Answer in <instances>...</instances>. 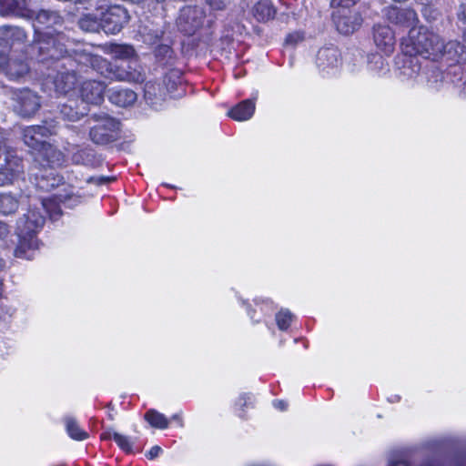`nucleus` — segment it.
Masks as SVG:
<instances>
[{
	"label": "nucleus",
	"instance_id": "nucleus-1",
	"mask_svg": "<svg viewBox=\"0 0 466 466\" xmlns=\"http://www.w3.org/2000/svg\"><path fill=\"white\" fill-rule=\"evenodd\" d=\"M420 55L432 61H440L449 70L444 78H450L453 84L461 80L462 69L461 64L466 61V46L457 40L444 43L436 34L424 29L416 31L410 29V56Z\"/></svg>",
	"mask_w": 466,
	"mask_h": 466
},
{
	"label": "nucleus",
	"instance_id": "nucleus-2",
	"mask_svg": "<svg viewBox=\"0 0 466 466\" xmlns=\"http://www.w3.org/2000/svg\"><path fill=\"white\" fill-rule=\"evenodd\" d=\"M68 43L69 38L63 32H41L39 28H35L32 47L36 50L37 63L46 69H58L73 64H83L79 56L89 53L84 50H70Z\"/></svg>",
	"mask_w": 466,
	"mask_h": 466
},
{
	"label": "nucleus",
	"instance_id": "nucleus-3",
	"mask_svg": "<svg viewBox=\"0 0 466 466\" xmlns=\"http://www.w3.org/2000/svg\"><path fill=\"white\" fill-rule=\"evenodd\" d=\"M79 58L84 66H90L110 80L142 83L146 79L140 58L109 63L107 59L91 53L80 55Z\"/></svg>",
	"mask_w": 466,
	"mask_h": 466
},
{
	"label": "nucleus",
	"instance_id": "nucleus-4",
	"mask_svg": "<svg viewBox=\"0 0 466 466\" xmlns=\"http://www.w3.org/2000/svg\"><path fill=\"white\" fill-rule=\"evenodd\" d=\"M90 126L89 137L96 145H106L119 137L120 122L106 113L91 114L86 119Z\"/></svg>",
	"mask_w": 466,
	"mask_h": 466
},
{
	"label": "nucleus",
	"instance_id": "nucleus-5",
	"mask_svg": "<svg viewBox=\"0 0 466 466\" xmlns=\"http://www.w3.org/2000/svg\"><path fill=\"white\" fill-rule=\"evenodd\" d=\"M12 109L22 118H31L41 108V97L29 88H17L11 91Z\"/></svg>",
	"mask_w": 466,
	"mask_h": 466
},
{
	"label": "nucleus",
	"instance_id": "nucleus-6",
	"mask_svg": "<svg viewBox=\"0 0 466 466\" xmlns=\"http://www.w3.org/2000/svg\"><path fill=\"white\" fill-rule=\"evenodd\" d=\"M102 31L106 35L120 33L130 22L131 15L128 10L119 5L108 6L100 14Z\"/></svg>",
	"mask_w": 466,
	"mask_h": 466
},
{
	"label": "nucleus",
	"instance_id": "nucleus-7",
	"mask_svg": "<svg viewBox=\"0 0 466 466\" xmlns=\"http://www.w3.org/2000/svg\"><path fill=\"white\" fill-rule=\"evenodd\" d=\"M332 16L337 30L345 35L358 31L364 21L362 14L359 9H339L333 13Z\"/></svg>",
	"mask_w": 466,
	"mask_h": 466
},
{
	"label": "nucleus",
	"instance_id": "nucleus-8",
	"mask_svg": "<svg viewBox=\"0 0 466 466\" xmlns=\"http://www.w3.org/2000/svg\"><path fill=\"white\" fill-rule=\"evenodd\" d=\"M25 172L24 160L14 155H8L0 164V187L14 185Z\"/></svg>",
	"mask_w": 466,
	"mask_h": 466
},
{
	"label": "nucleus",
	"instance_id": "nucleus-9",
	"mask_svg": "<svg viewBox=\"0 0 466 466\" xmlns=\"http://www.w3.org/2000/svg\"><path fill=\"white\" fill-rule=\"evenodd\" d=\"M30 66L25 58L11 56L0 62V74L10 81H24L29 76Z\"/></svg>",
	"mask_w": 466,
	"mask_h": 466
},
{
	"label": "nucleus",
	"instance_id": "nucleus-10",
	"mask_svg": "<svg viewBox=\"0 0 466 466\" xmlns=\"http://www.w3.org/2000/svg\"><path fill=\"white\" fill-rule=\"evenodd\" d=\"M46 223V216L39 208L29 209L17 221L15 232L25 236L37 237Z\"/></svg>",
	"mask_w": 466,
	"mask_h": 466
},
{
	"label": "nucleus",
	"instance_id": "nucleus-11",
	"mask_svg": "<svg viewBox=\"0 0 466 466\" xmlns=\"http://www.w3.org/2000/svg\"><path fill=\"white\" fill-rule=\"evenodd\" d=\"M205 13L198 6H186L181 10L177 20L180 31L193 35L204 23Z\"/></svg>",
	"mask_w": 466,
	"mask_h": 466
},
{
	"label": "nucleus",
	"instance_id": "nucleus-12",
	"mask_svg": "<svg viewBox=\"0 0 466 466\" xmlns=\"http://www.w3.org/2000/svg\"><path fill=\"white\" fill-rule=\"evenodd\" d=\"M79 64H73L66 67L53 69L56 71L54 77V86L56 92L60 95H66L74 90L77 83L76 68Z\"/></svg>",
	"mask_w": 466,
	"mask_h": 466
},
{
	"label": "nucleus",
	"instance_id": "nucleus-13",
	"mask_svg": "<svg viewBox=\"0 0 466 466\" xmlns=\"http://www.w3.org/2000/svg\"><path fill=\"white\" fill-rule=\"evenodd\" d=\"M106 85L96 80H86L80 87L81 100L85 105L99 106L104 102Z\"/></svg>",
	"mask_w": 466,
	"mask_h": 466
},
{
	"label": "nucleus",
	"instance_id": "nucleus-14",
	"mask_svg": "<svg viewBox=\"0 0 466 466\" xmlns=\"http://www.w3.org/2000/svg\"><path fill=\"white\" fill-rule=\"evenodd\" d=\"M26 33L22 27L9 25L0 26V47L4 50L20 46L26 42Z\"/></svg>",
	"mask_w": 466,
	"mask_h": 466
},
{
	"label": "nucleus",
	"instance_id": "nucleus-15",
	"mask_svg": "<svg viewBox=\"0 0 466 466\" xmlns=\"http://www.w3.org/2000/svg\"><path fill=\"white\" fill-rule=\"evenodd\" d=\"M16 243L13 249L15 258L31 260L39 248L40 241L37 237L25 236L15 232Z\"/></svg>",
	"mask_w": 466,
	"mask_h": 466
},
{
	"label": "nucleus",
	"instance_id": "nucleus-16",
	"mask_svg": "<svg viewBox=\"0 0 466 466\" xmlns=\"http://www.w3.org/2000/svg\"><path fill=\"white\" fill-rule=\"evenodd\" d=\"M33 183L42 191H50L58 187L64 177L59 176L55 168L43 167L32 175Z\"/></svg>",
	"mask_w": 466,
	"mask_h": 466
},
{
	"label": "nucleus",
	"instance_id": "nucleus-17",
	"mask_svg": "<svg viewBox=\"0 0 466 466\" xmlns=\"http://www.w3.org/2000/svg\"><path fill=\"white\" fill-rule=\"evenodd\" d=\"M58 110L63 119L71 122H76L86 116H90L88 114V106L83 101L77 99L68 100L66 103L59 105Z\"/></svg>",
	"mask_w": 466,
	"mask_h": 466
},
{
	"label": "nucleus",
	"instance_id": "nucleus-18",
	"mask_svg": "<svg viewBox=\"0 0 466 466\" xmlns=\"http://www.w3.org/2000/svg\"><path fill=\"white\" fill-rule=\"evenodd\" d=\"M167 70L163 77L164 89L171 97L176 98L182 96L184 93L182 70L178 69L177 66L170 67Z\"/></svg>",
	"mask_w": 466,
	"mask_h": 466
},
{
	"label": "nucleus",
	"instance_id": "nucleus-19",
	"mask_svg": "<svg viewBox=\"0 0 466 466\" xmlns=\"http://www.w3.org/2000/svg\"><path fill=\"white\" fill-rule=\"evenodd\" d=\"M373 41L376 46L386 55L392 53L394 46V33L389 25H375L373 26Z\"/></svg>",
	"mask_w": 466,
	"mask_h": 466
},
{
	"label": "nucleus",
	"instance_id": "nucleus-20",
	"mask_svg": "<svg viewBox=\"0 0 466 466\" xmlns=\"http://www.w3.org/2000/svg\"><path fill=\"white\" fill-rule=\"evenodd\" d=\"M28 13L30 16H25V19L34 20L45 28H50L63 23V17L57 11L49 9H39L36 11L28 6Z\"/></svg>",
	"mask_w": 466,
	"mask_h": 466
},
{
	"label": "nucleus",
	"instance_id": "nucleus-21",
	"mask_svg": "<svg viewBox=\"0 0 466 466\" xmlns=\"http://www.w3.org/2000/svg\"><path fill=\"white\" fill-rule=\"evenodd\" d=\"M106 96L110 103L120 107L130 106L137 99V95L134 90L121 86L107 89Z\"/></svg>",
	"mask_w": 466,
	"mask_h": 466
},
{
	"label": "nucleus",
	"instance_id": "nucleus-22",
	"mask_svg": "<svg viewBox=\"0 0 466 466\" xmlns=\"http://www.w3.org/2000/svg\"><path fill=\"white\" fill-rule=\"evenodd\" d=\"M107 54L111 57L109 63L139 58L135 47L129 44L111 43L107 46Z\"/></svg>",
	"mask_w": 466,
	"mask_h": 466
},
{
	"label": "nucleus",
	"instance_id": "nucleus-23",
	"mask_svg": "<svg viewBox=\"0 0 466 466\" xmlns=\"http://www.w3.org/2000/svg\"><path fill=\"white\" fill-rule=\"evenodd\" d=\"M26 0H0V15L21 17L30 16L28 15Z\"/></svg>",
	"mask_w": 466,
	"mask_h": 466
},
{
	"label": "nucleus",
	"instance_id": "nucleus-24",
	"mask_svg": "<svg viewBox=\"0 0 466 466\" xmlns=\"http://www.w3.org/2000/svg\"><path fill=\"white\" fill-rule=\"evenodd\" d=\"M155 61L158 66L168 69L177 63V56L168 44H157L154 49Z\"/></svg>",
	"mask_w": 466,
	"mask_h": 466
},
{
	"label": "nucleus",
	"instance_id": "nucleus-25",
	"mask_svg": "<svg viewBox=\"0 0 466 466\" xmlns=\"http://www.w3.org/2000/svg\"><path fill=\"white\" fill-rule=\"evenodd\" d=\"M339 56V49L334 46L322 47L317 53L316 65L321 70L333 68L338 66Z\"/></svg>",
	"mask_w": 466,
	"mask_h": 466
},
{
	"label": "nucleus",
	"instance_id": "nucleus-26",
	"mask_svg": "<svg viewBox=\"0 0 466 466\" xmlns=\"http://www.w3.org/2000/svg\"><path fill=\"white\" fill-rule=\"evenodd\" d=\"M167 95V93L160 84L152 81L145 84L144 98L149 106L156 107L160 105L166 99Z\"/></svg>",
	"mask_w": 466,
	"mask_h": 466
},
{
	"label": "nucleus",
	"instance_id": "nucleus-27",
	"mask_svg": "<svg viewBox=\"0 0 466 466\" xmlns=\"http://www.w3.org/2000/svg\"><path fill=\"white\" fill-rule=\"evenodd\" d=\"M255 112V102L253 99H245L232 107L228 116L237 121L249 119Z\"/></svg>",
	"mask_w": 466,
	"mask_h": 466
},
{
	"label": "nucleus",
	"instance_id": "nucleus-28",
	"mask_svg": "<svg viewBox=\"0 0 466 466\" xmlns=\"http://www.w3.org/2000/svg\"><path fill=\"white\" fill-rule=\"evenodd\" d=\"M20 195L12 192L0 193V215L10 216L16 213L20 204Z\"/></svg>",
	"mask_w": 466,
	"mask_h": 466
},
{
	"label": "nucleus",
	"instance_id": "nucleus-29",
	"mask_svg": "<svg viewBox=\"0 0 466 466\" xmlns=\"http://www.w3.org/2000/svg\"><path fill=\"white\" fill-rule=\"evenodd\" d=\"M253 15L258 22L266 23L276 15V8L270 0H261L253 7Z\"/></svg>",
	"mask_w": 466,
	"mask_h": 466
},
{
	"label": "nucleus",
	"instance_id": "nucleus-30",
	"mask_svg": "<svg viewBox=\"0 0 466 466\" xmlns=\"http://www.w3.org/2000/svg\"><path fill=\"white\" fill-rule=\"evenodd\" d=\"M33 129H35L37 135H40L44 139H48L53 136L58 135L61 125L60 122L56 118H46L41 121L40 125L30 126Z\"/></svg>",
	"mask_w": 466,
	"mask_h": 466
},
{
	"label": "nucleus",
	"instance_id": "nucleus-31",
	"mask_svg": "<svg viewBox=\"0 0 466 466\" xmlns=\"http://www.w3.org/2000/svg\"><path fill=\"white\" fill-rule=\"evenodd\" d=\"M22 139L24 143L30 148L41 152L48 144L44 137L37 135L35 129L31 127H26L23 129Z\"/></svg>",
	"mask_w": 466,
	"mask_h": 466
},
{
	"label": "nucleus",
	"instance_id": "nucleus-32",
	"mask_svg": "<svg viewBox=\"0 0 466 466\" xmlns=\"http://www.w3.org/2000/svg\"><path fill=\"white\" fill-rule=\"evenodd\" d=\"M77 26L86 33H98L102 31L101 17L93 14L83 15L76 22Z\"/></svg>",
	"mask_w": 466,
	"mask_h": 466
},
{
	"label": "nucleus",
	"instance_id": "nucleus-33",
	"mask_svg": "<svg viewBox=\"0 0 466 466\" xmlns=\"http://www.w3.org/2000/svg\"><path fill=\"white\" fill-rule=\"evenodd\" d=\"M41 154L46 160L48 167H60L65 162V155L50 143L41 151Z\"/></svg>",
	"mask_w": 466,
	"mask_h": 466
},
{
	"label": "nucleus",
	"instance_id": "nucleus-34",
	"mask_svg": "<svg viewBox=\"0 0 466 466\" xmlns=\"http://www.w3.org/2000/svg\"><path fill=\"white\" fill-rule=\"evenodd\" d=\"M388 20L397 25L406 26L408 24V9L391 5L386 8L385 13Z\"/></svg>",
	"mask_w": 466,
	"mask_h": 466
},
{
	"label": "nucleus",
	"instance_id": "nucleus-35",
	"mask_svg": "<svg viewBox=\"0 0 466 466\" xmlns=\"http://www.w3.org/2000/svg\"><path fill=\"white\" fill-rule=\"evenodd\" d=\"M41 212L46 216L48 215L51 220H57L62 215L61 205L62 203L56 199V195L51 199H44L41 203Z\"/></svg>",
	"mask_w": 466,
	"mask_h": 466
},
{
	"label": "nucleus",
	"instance_id": "nucleus-36",
	"mask_svg": "<svg viewBox=\"0 0 466 466\" xmlns=\"http://www.w3.org/2000/svg\"><path fill=\"white\" fill-rule=\"evenodd\" d=\"M72 161L77 165L94 166L97 160L95 150L86 147L75 152L72 156Z\"/></svg>",
	"mask_w": 466,
	"mask_h": 466
},
{
	"label": "nucleus",
	"instance_id": "nucleus-37",
	"mask_svg": "<svg viewBox=\"0 0 466 466\" xmlns=\"http://www.w3.org/2000/svg\"><path fill=\"white\" fill-rule=\"evenodd\" d=\"M400 54H399L394 59L395 69L399 71L400 76H406V64L408 62V44L406 43V37L402 36L400 43Z\"/></svg>",
	"mask_w": 466,
	"mask_h": 466
},
{
	"label": "nucleus",
	"instance_id": "nucleus-38",
	"mask_svg": "<svg viewBox=\"0 0 466 466\" xmlns=\"http://www.w3.org/2000/svg\"><path fill=\"white\" fill-rule=\"evenodd\" d=\"M144 419L154 428L157 429H167L168 427L169 421L165 417L164 414L158 412L156 410H147L145 415Z\"/></svg>",
	"mask_w": 466,
	"mask_h": 466
},
{
	"label": "nucleus",
	"instance_id": "nucleus-39",
	"mask_svg": "<svg viewBox=\"0 0 466 466\" xmlns=\"http://www.w3.org/2000/svg\"><path fill=\"white\" fill-rule=\"evenodd\" d=\"M66 428L68 435L76 441H84L88 437V433L80 429L76 419L72 417H66L65 419Z\"/></svg>",
	"mask_w": 466,
	"mask_h": 466
},
{
	"label": "nucleus",
	"instance_id": "nucleus-40",
	"mask_svg": "<svg viewBox=\"0 0 466 466\" xmlns=\"http://www.w3.org/2000/svg\"><path fill=\"white\" fill-rule=\"evenodd\" d=\"M420 466H466V459L457 458L447 461L442 457H434L424 461Z\"/></svg>",
	"mask_w": 466,
	"mask_h": 466
},
{
	"label": "nucleus",
	"instance_id": "nucleus-41",
	"mask_svg": "<svg viewBox=\"0 0 466 466\" xmlns=\"http://www.w3.org/2000/svg\"><path fill=\"white\" fill-rule=\"evenodd\" d=\"M56 199L68 208H73L81 202V197L73 192L56 194Z\"/></svg>",
	"mask_w": 466,
	"mask_h": 466
},
{
	"label": "nucleus",
	"instance_id": "nucleus-42",
	"mask_svg": "<svg viewBox=\"0 0 466 466\" xmlns=\"http://www.w3.org/2000/svg\"><path fill=\"white\" fill-rule=\"evenodd\" d=\"M388 466H408V451L406 450L393 451L390 455Z\"/></svg>",
	"mask_w": 466,
	"mask_h": 466
},
{
	"label": "nucleus",
	"instance_id": "nucleus-43",
	"mask_svg": "<svg viewBox=\"0 0 466 466\" xmlns=\"http://www.w3.org/2000/svg\"><path fill=\"white\" fill-rule=\"evenodd\" d=\"M291 319H292V314L288 309H281L276 315L277 325H278L279 329L281 330H285L289 327Z\"/></svg>",
	"mask_w": 466,
	"mask_h": 466
},
{
	"label": "nucleus",
	"instance_id": "nucleus-44",
	"mask_svg": "<svg viewBox=\"0 0 466 466\" xmlns=\"http://www.w3.org/2000/svg\"><path fill=\"white\" fill-rule=\"evenodd\" d=\"M113 439L117 446L126 453H133L132 442L127 436L122 435L118 432L113 433Z\"/></svg>",
	"mask_w": 466,
	"mask_h": 466
},
{
	"label": "nucleus",
	"instance_id": "nucleus-45",
	"mask_svg": "<svg viewBox=\"0 0 466 466\" xmlns=\"http://www.w3.org/2000/svg\"><path fill=\"white\" fill-rule=\"evenodd\" d=\"M359 0H331L330 6L332 8L350 10Z\"/></svg>",
	"mask_w": 466,
	"mask_h": 466
},
{
	"label": "nucleus",
	"instance_id": "nucleus-46",
	"mask_svg": "<svg viewBox=\"0 0 466 466\" xmlns=\"http://www.w3.org/2000/svg\"><path fill=\"white\" fill-rule=\"evenodd\" d=\"M206 4L214 11H223L227 8V0H205Z\"/></svg>",
	"mask_w": 466,
	"mask_h": 466
},
{
	"label": "nucleus",
	"instance_id": "nucleus-47",
	"mask_svg": "<svg viewBox=\"0 0 466 466\" xmlns=\"http://www.w3.org/2000/svg\"><path fill=\"white\" fill-rule=\"evenodd\" d=\"M304 39L303 34L299 32H294L291 34H289L286 36L285 44L289 46H296L299 42L302 41Z\"/></svg>",
	"mask_w": 466,
	"mask_h": 466
},
{
	"label": "nucleus",
	"instance_id": "nucleus-48",
	"mask_svg": "<svg viewBox=\"0 0 466 466\" xmlns=\"http://www.w3.org/2000/svg\"><path fill=\"white\" fill-rule=\"evenodd\" d=\"M10 233V226L0 220V240H4L7 238Z\"/></svg>",
	"mask_w": 466,
	"mask_h": 466
},
{
	"label": "nucleus",
	"instance_id": "nucleus-49",
	"mask_svg": "<svg viewBox=\"0 0 466 466\" xmlns=\"http://www.w3.org/2000/svg\"><path fill=\"white\" fill-rule=\"evenodd\" d=\"M161 452H162L161 447L158 445H156L150 449V451L147 452V454L146 456L148 460H154L157 457H158Z\"/></svg>",
	"mask_w": 466,
	"mask_h": 466
},
{
	"label": "nucleus",
	"instance_id": "nucleus-50",
	"mask_svg": "<svg viewBox=\"0 0 466 466\" xmlns=\"http://www.w3.org/2000/svg\"><path fill=\"white\" fill-rule=\"evenodd\" d=\"M114 180H116L115 177H105V176L96 177V185L100 186V185L110 183Z\"/></svg>",
	"mask_w": 466,
	"mask_h": 466
},
{
	"label": "nucleus",
	"instance_id": "nucleus-51",
	"mask_svg": "<svg viewBox=\"0 0 466 466\" xmlns=\"http://www.w3.org/2000/svg\"><path fill=\"white\" fill-rule=\"evenodd\" d=\"M457 15L461 22L466 23V3L460 5Z\"/></svg>",
	"mask_w": 466,
	"mask_h": 466
},
{
	"label": "nucleus",
	"instance_id": "nucleus-52",
	"mask_svg": "<svg viewBox=\"0 0 466 466\" xmlns=\"http://www.w3.org/2000/svg\"><path fill=\"white\" fill-rule=\"evenodd\" d=\"M273 404L275 408L280 410H286L288 407V403L284 400H275Z\"/></svg>",
	"mask_w": 466,
	"mask_h": 466
},
{
	"label": "nucleus",
	"instance_id": "nucleus-53",
	"mask_svg": "<svg viewBox=\"0 0 466 466\" xmlns=\"http://www.w3.org/2000/svg\"><path fill=\"white\" fill-rule=\"evenodd\" d=\"M249 400V397L247 394H242L238 402L237 405H239L241 408L245 407L247 405V401Z\"/></svg>",
	"mask_w": 466,
	"mask_h": 466
},
{
	"label": "nucleus",
	"instance_id": "nucleus-54",
	"mask_svg": "<svg viewBox=\"0 0 466 466\" xmlns=\"http://www.w3.org/2000/svg\"><path fill=\"white\" fill-rule=\"evenodd\" d=\"M387 400L390 403L398 402L400 400V396L398 394H392L387 397Z\"/></svg>",
	"mask_w": 466,
	"mask_h": 466
},
{
	"label": "nucleus",
	"instance_id": "nucleus-55",
	"mask_svg": "<svg viewBox=\"0 0 466 466\" xmlns=\"http://www.w3.org/2000/svg\"><path fill=\"white\" fill-rule=\"evenodd\" d=\"M113 433L114 432H111L110 431H105L102 433L101 439L102 440H110L113 438Z\"/></svg>",
	"mask_w": 466,
	"mask_h": 466
},
{
	"label": "nucleus",
	"instance_id": "nucleus-56",
	"mask_svg": "<svg viewBox=\"0 0 466 466\" xmlns=\"http://www.w3.org/2000/svg\"><path fill=\"white\" fill-rule=\"evenodd\" d=\"M171 420L178 421L180 426H183L182 419L178 414H175L171 417Z\"/></svg>",
	"mask_w": 466,
	"mask_h": 466
},
{
	"label": "nucleus",
	"instance_id": "nucleus-57",
	"mask_svg": "<svg viewBox=\"0 0 466 466\" xmlns=\"http://www.w3.org/2000/svg\"><path fill=\"white\" fill-rule=\"evenodd\" d=\"M96 177H90L87 179V183H94V184H96Z\"/></svg>",
	"mask_w": 466,
	"mask_h": 466
},
{
	"label": "nucleus",
	"instance_id": "nucleus-58",
	"mask_svg": "<svg viewBox=\"0 0 466 466\" xmlns=\"http://www.w3.org/2000/svg\"><path fill=\"white\" fill-rule=\"evenodd\" d=\"M375 57H378V59L380 60V62L381 64L383 63V60H382V57H381V56H375Z\"/></svg>",
	"mask_w": 466,
	"mask_h": 466
},
{
	"label": "nucleus",
	"instance_id": "nucleus-59",
	"mask_svg": "<svg viewBox=\"0 0 466 466\" xmlns=\"http://www.w3.org/2000/svg\"><path fill=\"white\" fill-rule=\"evenodd\" d=\"M162 35H163V32H161L160 35H158V34L156 35V38L159 39Z\"/></svg>",
	"mask_w": 466,
	"mask_h": 466
},
{
	"label": "nucleus",
	"instance_id": "nucleus-60",
	"mask_svg": "<svg viewBox=\"0 0 466 466\" xmlns=\"http://www.w3.org/2000/svg\"><path fill=\"white\" fill-rule=\"evenodd\" d=\"M2 61H3V52L0 51V62H2Z\"/></svg>",
	"mask_w": 466,
	"mask_h": 466
},
{
	"label": "nucleus",
	"instance_id": "nucleus-61",
	"mask_svg": "<svg viewBox=\"0 0 466 466\" xmlns=\"http://www.w3.org/2000/svg\"><path fill=\"white\" fill-rule=\"evenodd\" d=\"M108 417H109V419H110L111 420H114V417H113V415H112V414H109V415H108Z\"/></svg>",
	"mask_w": 466,
	"mask_h": 466
},
{
	"label": "nucleus",
	"instance_id": "nucleus-62",
	"mask_svg": "<svg viewBox=\"0 0 466 466\" xmlns=\"http://www.w3.org/2000/svg\"><path fill=\"white\" fill-rule=\"evenodd\" d=\"M248 315L250 316V319H253V316H252V314H251V311H250V310L248 311Z\"/></svg>",
	"mask_w": 466,
	"mask_h": 466
},
{
	"label": "nucleus",
	"instance_id": "nucleus-63",
	"mask_svg": "<svg viewBox=\"0 0 466 466\" xmlns=\"http://www.w3.org/2000/svg\"><path fill=\"white\" fill-rule=\"evenodd\" d=\"M107 408H109V409H113V408H112L111 403H108V404H107Z\"/></svg>",
	"mask_w": 466,
	"mask_h": 466
},
{
	"label": "nucleus",
	"instance_id": "nucleus-64",
	"mask_svg": "<svg viewBox=\"0 0 466 466\" xmlns=\"http://www.w3.org/2000/svg\"><path fill=\"white\" fill-rule=\"evenodd\" d=\"M463 36H464V40L466 41V31L464 32Z\"/></svg>",
	"mask_w": 466,
	"mask_h": 466
}]
</instances>
